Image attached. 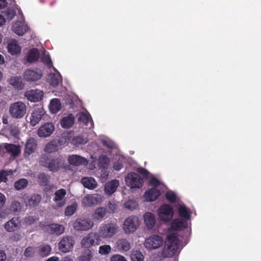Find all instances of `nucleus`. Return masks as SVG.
Masks as SVG:
<instances>
[{
  "instance_id": "28",
  "label": "nucleus",
  "mask_w": 261,
  "mask_h": 261,
  "mask_svg": "<svg viewBox=\"0 0 261 261\" xmlns=\"http://www.w3.org/2000/svg\"><path fill=\"white\" fill-rule=\"evenodd\" d=\"M8 52L12 55H17L21 52V48L18 45L17 41L13 40L8 45Z\"/></svg>"
},
{
  "instance_id": "61",
  "label": "nucleus",
  "mask_w": 261,
  "mask_h": 261,
  "mask_svg": "<svg viewBox=\"0 0 261 261\" xmlns=\"http://www.w3.org/2000/svg\"><path fill=\"white\" fill-rule=\"evenodd\" d=\"M6 202V197L4 194L0 193V208H2Z\"/></svg>"
},
{
  "instance_id": "44",
  "label": "nucleus",
  "mask_w": 261,
  "mask_h": 261,
  "mask_svg": "<svg viewBox=\"0 0 261 261\" xmlns=\"http://www.w3.org/2000/svg\"><path fill=\"white\" fill-rule=\"evenodd\" d=\"M88 139L83 136H76L73 137L72 143L74 145L85 144L88 142Z\"/></svg>"
},
{
  "instance_id": "42",
  "label": "nucleus",
  "mask_w": 261,
  "mask_h": 261,
  "mask_svg": "<svg viewBox=\"0 0 261 261\" xmlns=\"http://www.w3.org/2000/svg\"><path fill=\"white\" fill-rule=\"evenodd\" d=\"M38 183L41 186H46L49 182V177L45 173H41L38 175Z\"/></svg>"
},
{
  "instance_id": "39",
  "label": "nucleus",
  "mask_w": 261,
  "mask_h": 261,
  "mask_svg": "<svg viewBox=\"0 0 261 261\" xmlns=\"http://www.w3.org/2000/svg\"><path fill=\"white\" fill-rule=\"evenodd\" d=\"M51 248L49 245H43L39 247V254L42 257H45L49 254Z\"/></svg>"
},
{
  "instance_id": "53",
  "label": "nucleus",
  "mask_w": 261,
  "mask_h": 261,
  "mask_svg": "<svg viewBox=\"0 0 261 261\" xmlns=\"http://www.w3.org/2000/svg\"><path fill=\"white\" fill-rule=\"evenodd\" d=\"M108 212L110 213H113L117 208V204L114 201H109L107 204Z\"/></svg>"
},
{
  "instance_id": "3",
  "label": "nucleus",
  "mask_w": 261,
  "mask_h": 261,
  "mask_svg": "<svg viewBox=\"0 0 261 261\" xmlns=\"http://www.w3.org/2000/svg\"><path fill=\"white\" fill-rule=\"evenodd\" d=\"M118 226L116 223H108L102 224L99 228L98 233L101 239H109L113 237L118 231Z\"/></svg>"
},
{
  "instance_id": "51",
  "label": "nucleus",
  "mask_w": 261,
  "mask_h": 261,
  "mask_svg": "<svg viewBox=\"0 0 261 261\" xmlns=\"http://www.w3.org/2000/svg\"><path fill=\"white\" fill-rule=\"evenodd\" d=\"M166 198L167 200L171 203H174L176 200V195L172 191H168L166 194Z\"/></svg>"
},
{
  "instance_id": "10",
  "label": "nucleus",
  "mask_w": 261,
  "mask_h": 261,
  "mask_svg": "<svg viewBox=\"0 0 261 261\" xmlns=\"http://www.w3.org/2000/svg\"><path fill=\"white\" fill-rule=\"evenodd\" d=\"M73 228L77 231H87L94 226V222L89 219L77 218L72 224Z\"/></svg>"
},
{
  "instance_id": "24",
  "label": "nucleus",
  "mask_w": 261,
  "mask_h": 261,
  "mask_svg": "<svg viewBox=\"0 0 261 261\" xmlns=\"http://www.w3.org/2000/svg\"><path fill=\"white\" fill-rule=\"evenodd\" d=\"M119 185L118 180L115 179L108 181L105 186V193L109 195H112L116 191Z\"/></svg>"
},
{
  "instance_id": "37",
  "label": "nucleus",
  "mask_w": 261,
  "mask_h": 261,
  "mask_svg": "<svg viewBox=\"0 0 261 261\" xmlns=\"http://www.w3.org/2000/svg\"><path fill=\"white\" fill-rule=\"evenodd\" d=\"M179 216L182 218L188 220L190 218V214L188 209L184 205H180L178 208Z\"/></svg>"
},
{
  "instance_id": "64",
  "label": "nucleus",
  "mask_w": 261,
  "mask_h": 261,
  "mask_svg": "<svg viewBox=\"0 0 261 261\" xmlns=\"http://www.w3.org/2000/svg\"><path fill=\"white\" fill-rule=\"evenodd\" d=\"M59 257L56 256L48 258L46 261H58Z\"/></svg>"
},
{
  "instance_id": "9",
  "label": "nucleus",
  "mask_w": 261,
  "mask_h": 261,
  "mask_svg": "<svg viewBox=\"0 0 261 261\" xmlns=\"http://www.w3.org/2000/svg\"><path fill=\"white\" fill-rule=\"evenodd\" d=\"M74 240L72 237H63L58 243V248L63 253L69 252L73 249Z\"/></svg>"
},
{
  "instance_id": "12",
  "label": "nucleus",
  "mask_w": 261,
  "mask_h": 261,
  "mask_svg": "<svg viewBox=\"0 0 261 261\" xmlns=\"http://www.w3.org/2000/svg\"><path fill=\"white\" fill-rule=\"evenodd\" d=\"M163 243L162 237L159 235H152L145 240L144 246L146 248L152 250L159 248L162 245Z\"/></svg>"
},
{
  "instance_id": "8",
  "label": "nucleus",
  "mask_w": 261,
  "mask_h": 261,
  "mask_svg": "<svg viewBox=\"0 0 261 261\" xmlns=\"http://www.w3.org/2000/svg\"><path fill=\"white\" fill-rule=\"evenodd\" d=\"M140 225V222L137 217L130 216L124 221L123 229L125 233H128L135 232Z\"/></svg>"
},
{
  "instance_id": "29",
  "label": "nucleus",
  "mask_w": 261,
  "mask_h": 261,
  "mask_svg": "<svg viewBox=\"0 0 261 261\" xmlns=\"http://www.w3.org/2000/svg\"><path fill=\"white\" fill-rule=\"evenodd\" d=\"M74 121V117L73 114H70L67 116L63 118L60 123L63 128H69L73 125Z\"/></svg>"
},
{
  "instance_id": "15",
  "label": "nucleus",
  "mask_w": 261,
  "mask_h": 261,
  "mask_svg": "<svg viewBox=\"0 0 261 261\" xmlns=\"http://www.w3.org/2000/svg\"><path fill=\"white\" fill-rule=\"evenodd\" d=\"M54 130V125L51 122H47L39 127L37 131V134L40 137L45 138L50 136Z\"/></svg>"
},
{
  "instance_id": "21",
  "label": "nucleus",
  "mask_w": 261,
  "mask_h": 261,
  "mask_svg": "<svg viewBox=\"0 0 261 261\" xmlns=\"http://www.w3.org/2000/svg\"><path fill=\"white\" fill-rule=\"evenodd\" d=\"M20 225L18 218L13 217L5 224V228L8 232H13L19 227Z\"/></svg>"
},
{
  "instance_id": "27",
  "label": "nucleus",
  "mask_w": 261,
  "mask_h": 261,
  "mask_svg": "<svg viewBox=\"0 0 261 261\" xmlns=\"http://www.w3.org/2000/svg\"><path fill=\"white\" fill-rule=\"evenodd\" d=\"M107 212L106 207H98L92 214V218L95 221H101L106 215Z\"/></svg>"
},
{
  "instance_id": "47",
  "label": "nucleus",
  "mask_w": 261,
  "mask_h": 261,
  "mask_svg": "<svg viewBox=\"0 0 261 261\" xmlns=\"http://www.w3.org/2000/svg\"><path fill=\"white\" fill-rule=\"evenodd\" d=\"M111 247L110 245H105L99 247L98 252L101 255H107L111 252Z\"/></svg>"
},
{
  "instance_id": "49",
  "label": "nucleus",
  "mask_w": 261,
  "mask_h": 261,
  "mask_svg": "<svg viewBox=\"0 0 261 261\" xmlns=\"http://www.w3.org/2000/svg\"><path fill=\"white\" fill-rule=\"evenodd\" d=\"M78 120L79 121L84 123L86 125H87L89 122L90 121V118L87 114L82 113L80 114Z\"/></svg>"
},
{
  "instance_id": "63",
  "label": "nucleus",
  "mask_w": 261,
  "mask_h": 261,
  "mask_svg": "<svg viewBox=\"0 0 261 261\" xmlns=\"http://www.w3.org/2000/svg\"><path fill=\"white\" fill-rule=\"evenodd\" d=\"M6 258V253L3 250L0 251V261H4Z\"/></svg>"
},
{
  "instance_id": "57",
  "label": "nucleus",
  "mask_w": 261,
  "mask_h": 261,
  "mask_svg": "<svg viewBox=\"0 0 261 261\" xmlns=\"http://www.w3.org/2000/svg\"><path fill=\"white\" fill-rule=\"evenodd\" d=\"M33 248L32 247H27L24 252V255L25 257H29L33 256Z\"/></svg>"
},
{
  "instance_id": "32",
  "label": "nucleus",
  "mask_w": 261,
  "mask_h": 261,
  "mask_svg": "<svg viewBox=\"0 0 261 261\" xmlns=\"http://www.w3.org/2000/svg\"><path fill=\"white\" fill-rule=\"evenodd\" d=\"M82 182L84 186L89 189H94L97 186V182L93 177H84Z\"/></svg>"
},
{
  "instance_id": "31",
  "label": "nucleus",
  "mask_w": 261,
  "mask_h": 261,
  "mask_svg": "<svg viewBox=\"0 0 261 261\" xmlns=\"http://www.w3.org/2000/svg\"><path fill=\"white\" fill-rule=\"evenodd\" d=\"M59 141L53 140L47 143L45 148L44 151L48 153H52L58 150Z\"/></svg>"
},
{
  "instance_id": "41",
  "label": "nucleus",
  "mask_w": 261,
  "mask_h": 261,
  "mask_svg": "<svg viewBox=\"0 0 261 261\" xmlns=\"http://www.w3.org/2000/svg\"><path fill=\"white\" fill-rule=\"evenodd\" d=\"M77 208V204L76 202L72 203L67 206L65 210V215L67 216H70L74 214Z\"/></svg>"
},
{
  "instance_id": "17",
  "label": "nucleus",
  "mask_w": 261,
  "mask_h": 261,
  "mask_svg": "<svg viewBox=\"0 0 261 261\" xmlns=\"http://www.w3.org/2000/svg\"><path fill=\"white\" fill-rule=\"evenodd\" d=\"M37 142L34 138L29 139L25 144L24 151L25 157H29L31 154L34 153L37 149Z\"/></svg>"
},
{
  "instance_id": "33",
  "label": "nucleus",
  "mask_w": 261,
  "mask_h": 261,
  "mask_svg": "<svg viewBox=\"0 0 261 261\" xmlns=\"http://www.w3.org/2000/svg\"><path fill=\"white\" fill-rule=\"evenodd\" d=\"M5 148L7 152L11 153L12 155L14 157L18 156L20 153L19 147L14 144H7Z\"/></svg>"
},
{
  "instance_id": "16",
  "label": "nucleus",
  "mask_w": 261,
  "mask_h": 261,
  "mask_svg": "<svg viewBox=\"0 0 261 261\" xmlns=\"http://www.w3.org/2000/svg\"><path fill=\"white\" fill-rule=\"evenodd\" d=\"M44 93L39 89H31L27 91L24 96L31 102H37L41 100L43 96Z\"/></svg>"
},
{
  "instance_id": "45",
  "label": "nucleus",
  "mask_w": 261,
  "mask_h": 261,
  "mask_svg": "<svg viewBox=\"0 0 261 261\" xmlns=\"http://www.w3.org/2000/svg\"><path fill=\"white\" fill-rule=\"evenodd\" d=\"M10 84L15 88H21L22 86L21 79L18 76H13L10 80Z\"/></svg>"
},
{
  "instance_id": "35",
  "label": "nucleus",
  "mask_w": 261,
  "mask_h": 261,
  "mask_svg": "<svg viewBox=\"0 0 261 261\" xmlns=\"http://www.w3.org/2000/svg\"><path fill=\"white\" fill-rule=\"evenodd\" d=\"M61 109V103L60 101L55 98L50 100L49 105V110L52 114H56L59 112Z\"/></svg>"
},
{
  "instance_id": "62",
  "label": "nucleus",
  "mask_w": 261,
  "mask_h": 261,
  "mask_svg": "<svg viewBox=\"0 0 261 261\" xmlns=\"http://www.w3.org/2000/svg\"><path fill=\"white\" fill-rule=\"evenodd\" d=\"M123 167V165L122 163L117 162H115L113 165V168L114 170L118 171L120 170Z\"/></svg>"
},
{
  "instance_id": "26",
  "label": "nucleus",
  "mask_w": 261,
  "mask_h": 261,
  "mask_svg": "<svg viewBox=\"0 0 261 261\" xmlns=\"http://www.w3.org/2000/svg\"><path fill=\"white\" fill-rule=\"evenodd\" d=\"M68 161L70 165L80 166L86 162V159L80 155H71L69 156Z\"/></svg>"
},
{
  "instance_id": "54",
  "label": "nucleus",
  "mask_w": 261,
  "mask_h": 261,
  "mask_svg": "<svg viewBox=\"0 0 261 261\" xmlns=\"http://www.w3.org/2000/svg\"><path fill=\"white\" fill-rule=\"evenodd\" d=\"M137 172L139 174L142 175L143 178H147L148 177V174H149L148 171L146 169H145L143 168L140 167V168H137Z\"/></svg>"
},
{
  "instance_id": "48",
  "label": "nucleus",
  "mask_w": 261,
  "mask_h": 261,
  "mask_svg": "<svg viewBox=\"0 0 261 261\" xmlns=\"http://www.w3.org/2000/svg\"><path fill=\"white\" fill-rule=\"evenodd\" d=\"M12 172L10 171L2 170L0 172V183L1 182H6L8 180L7 176L12 174Z\"/></svg>"
},
{
  "instance_id": "52",
  "label": "nucleus",
  "mask_w": 261,
  "mask_h": 261,
  "mask_svg": "<svg viewBox=\"0 0 261 261\" xmlns=\"http://www.w3.org/2000/svg\"><path fill=\"white\" fill-rule=\"evenodd\" d=\"M4 17L9 20H12L15 15V12L12 10L8 9L7 11L3 12Z\"/></svg>"
},
{
  "instance_id": "4",
  "label": "nucleus",
  "mask_w": 261,
  "mask_h": 261,
  "mask_svg": "<svg viewBox=\"0 0 261 261\" xmlns=\"http://www.w3.org/2000/svg\"><path fill=\"white\" fill-rule=\"evenodd\" d=\"M27 107L20 101L13 102L10 105L9 113L13 118L20 119L22 118L26 113Z\"/></svg>"
},
{
  "instance_id": "34",
  "label": "nucleus",
  "mask_w": 261,
  "mask_h": 261,
  "mask_svg": "<svg viewBox=\"0 0 261 261\" xmlns=\"http://www.w3.org/2000/svg\"><path fill=\"white\" fill-rule=\"evenodd\" d=\"M93 256L92 251L90 249H86L77 257L76 259L77 261H91Z\"/></svg>"
},
{
  "instance_id": "30",
  "label": "nucleus",
  "mask_w": 261,
  "mask_h": 261,
  "mask_svg": "<svg viewBox=\"0 0 261 261\" xmlns=\"http://www.w3.org/2000/svg\"><path fill=\"white\" fill-rule=\"evenodd\" d=\"M144 223L148 228H152L155 225L154 215L149 212L146 213L144 215Z\"/></svg>"
},
{
  "instance_id": "43",
  "label": "nucleus",
  "mask_w": 261,
  "mask_h": 261,
  "mask_svg": "<svg viewBox=\"0 0 261 261\" xmlns=\"http://www.w3.org/2000/svg\"><path fill=\"white\" fill-rule=\"evenodd\" d=\"M28 185V181L24 178H21L14 183V187L17 190H20L25 188Z\"/></svg>"
},
{
  "instance_id": "20",
  "label": "nucleus",
  "mask_w": 261,
  "mask_h": 261,
  "mask_svg": "<svg viewBox=\"0 0 261 261\" xmlns=\"http://www.w3.org/2000/svg\"><path fill=\"white\" fill-rule=\"evenodd\" d=\"M54 201L59 207H62L65 204V200H63L66 195V191L64 189H60L55 193Z\"/></svg>"
},
{
  "instance_id": "56",
  "label": "nucleus",
  "mask_w": 261,
  "mask_h": 261,
  "mask_svg": "<svg viewBox=\"0 0 261 261\" xmlns=\"http://www.w3.org/2000/svg\"><path fill=\"white\" fill-rule=\"evenodd\" d=\"M149 185L152 187H153V188H156L158 187L160 185V181L155 177H152L149 181Z\"/></svg>"
},
{
  "instance_id": "59",
  "label": "nucleus",
  "mask_w": 261,
  "mask_h": 261,
  "mask_svg": "<svg viewBox=\"0 0 261 261\" xmlns=\"http://www.w3.org/2000/svg\"><path fill=\"white\" fill-rule=\"evenodd\" d=\"M102 143L103 146L108 147V148L113 149L114 147V144L111 142L103 140L102 141Z\"/></svg>"
},
{
  "instance_id": "2",
  "label": "nucleus",
  "mask_w": 261,
  "mask_h": 261,
  "mask_svg": "<svg viewBox=\"0 0 261 261\" xmlns=\"http://www.w3.org/2000/svg\"><path fill=\"white\" fill-rule=\"evenodd\" d=\"M39 163L53 172H57L60 167V159L58 158H51L48 154H42L39 158Z\"/></svg>"
},
{
  "instance_id": "5",
  "label": "nucleus",
  "mask_w": 261,
  "mask_h": 261,
  "mask_svg": "<svg viewBox=\"0 0 261 261\" xmlns=\"http://www.w3.org/2000/svg\"><path fill=\"white\" fill-rule=\"evenodd\" d=\"M39 227L44 231L51 235L60 236L63 234L65 231V227L58 223L46 224L40 222Z\"/></svg>"
},
{
  "instance_id": "58",
  "label": "nucleus",
  "mask_w": 261,
  "mask_h": 261,
  "mask_svg": "<svg viewBox=\"0 0 261 261\" xmlns=\"http://www.w3.org/2000/svg\"><path fill=\"white\" fill-rule=\"evenodd\" d=\"M36 222V219L33 216H28L25 218L24 222L26 224L31 225Z\"/></svg>"
},
{
  "instance_id": "25",
  "label": "nucleus",
  "mask_w": 261,
  "mask_h": 261,
  "mask_svg": "<svg viewBox=\"0 0 261 261\" xmlns=\"http://www.w3.org/2000/svg\"><path fill=\"white\" fill-rule=\"evenodd\" d=\"M116 248L120 252H126L130 248V244L126 239H119L116 244Z\"/></svg>"
},
{
  "instance_id": "38",
  "label": "nucleus",
  "mask_w": 261,
  "mask_h": 261,
  "mask_svg": "<svg viewBox=\"0 0 261 261\" xmlns=\"http://www.w3.org/2000/svg\"><path fill=\"white\" fill-rule=\"evenodd\" d=\"M48 80L50 84L55 87L59 85L60 82L62 81L61 76L55 73L50 74Z\"/></svg>"
},
{
  "instance_id": "50",
  "label": "nucleus",
  "mask_w": 261,
  "mask_h": 261,
  "mask_svg": "<svg viewBox=\"0 0 261 261\" xmlns=\"http://www.w3.org/2000/svg\"><path fill=\"white\" fill-rule=\"evenodd\" d=\"M10 209L13 212L20 211L21 209V203L19 201L14 200L11 203Z\"/></svg>"
},
{
  "instance_id": "7",
  "label": "nucleus",
  "mask_w": 261,
  "mask_h": 261,
  "mask_svg": "<svg viewBox=\"0 0 261 261\" xmlns=\"http://www.w3.org/2000/svg\"><path fill=\"white\" fill-rule=\"evenodd\" d=\"M125 182L130 188H140L143 184V179L136 173L130 172L125 177Z\"/></svg>"
},
{
  "instance_id": "1",
  "label": "nucleus",
  "mask_w": 261,
  "mask_h": 261,
  "mask_svg": "<svg viewBox=\"0 0 261 261\" xmlns=\"http://www.w3.org/2000/svg\"><path fill=\"white\" fill-rule=\"evenodd\" d=\"M179 247V239L176 233L169 234L162 252V255L164 257H170L173 256Z\"/></svg>"
},
{
  "instance_id": "13",
  "label": "nucleus",
  "mask_w": 261,
  "mask_h": 261,
  "mask_svg": "<svg viewBox=\"0 0 261 261\" xmlns=\"http://www.w3.org/2000/svg\"><path fill=\"white\" fill-rule=\"evenodd\" d=\"M102 202V198L98 195L89 194L85 196L82 203L84 206L91 207Z\"/></svg>"
},
{
  "instance_id": "14",
  "label": "nucleus",
  "mask_w": 261,
  "mask_h": 261,
  "mask_svg": "<svg viewBox=\"0 0 261 261\" xmlns=\"http://www.w3.org/2000/svg\"><path fill=\"white\" fill-rule=\"evenodd\" d=\"M42 76V72L40 69H28L24 73V79L28 82H35Z\"/></svg>"
},
{
  "instance_id": "60",
  "label": "nucleus",
  "mask_w": 261,
  "mask_h": 261,
  "mask_svg": "<svg viewBox=\"0 0 261 261\" xmlns=\"http://www.w3.org/2000/svg\"><path fill=\"white\" fill-rule=\"evenodd\" d=\"M41 60L48 67L52 65V61L49 56L43 57L41 59Z\"/></svg>"
},
{
  "instance_id": "22",
  "label": "nucleus",
  "mask_w": 261,
  "mask_h": 261,
  "mask_svg": "<svg viewBox=\"0 0 261 261\" xmlns=\"http://www.w3.org/2000/svg\"><path fill=\"white\" fill-rule=\"evenodd\" d=\"M161 195L160 190L156 188H151L145 192L144 197L147 201H153Z\"/></svg>"
},
{
  "instance_id": "23",
  "label": "nucleus",
  "mask_w": 261,
  "mask_h": 261,
  "mask_svg": "<svg viewBox=\"0 0 261 261\" xmlns=\"http://www.w3.org/2000/svg\"><path fill=\"white\" fill-rule=\"evenodd\" d=\"M187 221L180 218L175 219L171 223V228L174 230H182L187 228Z\"/></svg>"
},
{
  "instance_id": "11",
  "label": "nucleus",
  "mask_w": 261,
  "mask_h": 261,
  "mask_svg": "<svg viewBox=\"0 0 261 261\" xmlns=\"http://www.w3.org/2000/svg\"><path fill=\"white\" fill-rule=\"evenodd\" d=\"M158 213L160 219L164 222L170 221L174 214L173 207L168 204H164L161 206Z\"/></svg>"
},
{
  "instance_id": "18",
  "label": "nucleus",
  "mask_w": 261,
  "mask_h": 261,
  "mask_svg": "<svg viewBox=\"0 0 261 261\" xmlns=\"http://www.w3.org/2000/svg\"><path fill=\"white\" fill-rule=\"evenodd\" d=\"M44 113L45 112L42 108H37L35 109L33 111L30 117L31 124L34 126L36 124H38Z\"/></svg>"
},
{
  "instance_id": "40",
  "label": "nucleus",
  "mask_w": 261,
  "mask_h": 261,
  "mask_svg": "<svg viewBox=\"0 0 261 261\" xmlns=\"http://www.w3.org/2000/svg\"><path fill=\"white\" fill-rule=\"evenodd\" d=\"M41 197L39 194H34L29 199V205L31 206H36L40 202Z\"/></svg>"
},
{
  "instance_id": "36",
  "label": "nucleus",
  "mask_w": 261,
  "mask_h": 261,
  "mask_svg": "<svg viewBox=\"0 0 261 261\" xmlns=\"http://www.w3.org/2000/svg\"><path fill=\"white\" fill-rule=\"evenodd\" d=\"M39 56L40 54L38 49L34 48L29 51L27 56V60L28 62L32 63L37 61Z\"/></svg>"
},
{
  "instance_id": "19",
  "label": "nucleus",
  "mask_w": 261,
  "mask_h": 261,
  "mask_svg": "<svg viewBox=\"0 0 261 261\" xmlns=\"http://www.w3.org/2000/svg\"><path fill=\"white\" fill-rule=\"evenodd\" d=\"M29 27L27 24L21 22L16 21L12 27L13 31L19 36L23 35L29 30Z\"/></svg>"
},
{
  "instance_id": "55",
  "label": "nucleus",
  "mask_w": 261,
  "mask_h": 261,
  "mask_svg": "<svg viewBox=\"0 0 261 261\" xmlns=\"http://www.w3.org/2000/svg\"><path fill=\"white\" fill-rule=\"evenodd\" d=\"M111 261H127L125 257L120 254L113 255L110 259Z\"/></svg>"
},
{
  "instance_id": "46",
  "label": "nucleus",
  "mask_w": 261,
  "mask_h": 261,
  "mask_svg": "<svg viewBox=\"0 0 261 261\" xmlns=\"http://www.w3.org/2000/svg\"><path fill=\"white\" fill-rule=\"evenodd\" d=\"M130 258L132 261H143L144 256L143 254L139 251H134L132 252Z\"/></svg>"
},
{
  "instance_id": "6",
  "label": "nucleus",
  "mask_w": 261,
  "mask_h": 261,
  "mask_svg": "<svg viewBox=\"0 0 261 261\" xmlns=\"http://www.w3.org/2000/svg\"><path fill=\"white\" fill-rule=\"evenodd\" d=\"M101 239L97 233L91 232L89 233L86 236L84 237L81 241V246L82 248H89L98 245L100 243Z\"/></svg>"
}]
</instances>
